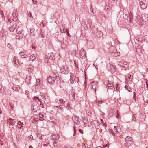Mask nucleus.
<instances>
[{
  "label": "nucleus",
  "instance_id": "4",
  "mask_svg": "<svg viewBox=\"0 0 148 148\" xmlns=\"http://www.w3.org/2000/svg\"><path fill=\"white\" fill-rule=\"evenodd\" d=\"M140 7L143 9H145L147 7V5L145 0H139Z\"/></svg>",
  "mask_w": 148,
  "mask_h": 148
},
{
  "label": "nucleus",
  "instance_id": "2",
  "mask_svg": "<svg viewBox=\"0 0 148 148\" xmlns=\"http://www.w3.org/2000/svg\"><path fill=\"white\" fill-rule=\"evenodd\" d=\"M125 145L127 147H128L132 143V138L129 136H127L125 140Z\"/></svg>",
  "mask_w": 148,
  "mask_h": 148
},
{
  "label": "nucleus",
  "instance_id": "27",
  "mask_svg": "<svg viewBox=\"0 0 148 148\" xmlns=\"http://www.w3.org/2000/svg\"><path fill=\"white\" fill-rule=\"evenodd\" d=\"M61 47L63 49H65L66 47V45L64 43V42H63L61 44Z\"/></svg>",
  "mask_w": 148,
  "mask_h": 148
},
{
  "label": "nucleus",
  "instance_id": "57",
  "mask_svg": "<svg viewBox=\"0 0 148 148\" xmlns=\"http://www.w3.org/2000/svg\"><path fill=\"white\" fill-rule=\"evenodd\" d=\"M1 89V91L2 92H3L4 91L3 88V89H2V88H1V89Z\"/></svg>",
  "mask_w": 148,
  "mask_h": 148
},
{
  "label": "nucleus",
  "instance_id": "34",
  "mask_svg": "<svg viewBox=\"0 0 148 148\" xmlns=\"http://www.w3.org/2000/svg\"><path fill=\"white\" fill-rule=\"evenodd\" d=\"M60 31L62 33H65L66 32V30L64 28H62L60 29Z\"/></svg>",
  "mask_w": 148,
  "mask_h": 148
},
{
  "label": "nucleus",
  "instance_id": "7",
  "mask_svg": "<svg viewBox=\"0 0 148 148\" xmlns=\"http://www.w3.org/2000/svg\"><path fill=\"white\" fill-rule=\"evenodd\" d=\"M70 82L72 84H73L75 83L76 78L72 73H70Z\"/></svg>",
  "mask_w": 148,
  "mask_h": 148
},
{
  "label": "nucleus",
  "instance_id": "40",
  "mask_svg": "<svg viewBox=\"0 0 148 148\" xmlns=\"http://www.w3.org/2000/svg\"><path fill=\"white\" fill-rule=\"evenodd\" d=\"M28 16H29L31 19L33 17L32 14H31V13H29V14H28Z\"/></svg>",
  "mask_w": 148,
  "mask_h": 148
},
{
  "label": "nucleus",
  "instance_id": "39",
  "mask_svg": "<svg viewBox=\"0 0 148 148\" xmlns=\"http://www.w3.org/2000/svg\"><path fill=\"white\" fill-rule=\"evenodd\" d=\"M109 130L110 132L111 133V134H112V135L113 136H115V134H114V133H113V132L112 131V130H111V129H109Z\"/></svg>",
  "mask_w": 148,
  "mask_h": 148
},
{
  "label": "nucleus",
  "instance_id": "28",
  "mask_svg": "<svg viewBox=\"0 0 148 148\" xmlns=\"http://www.w3.org/2000/svg\"><path fill=\"white\" fill-rule=\"evenodd\" d=\"M58 102H60V103L62 105L64 104V102L63 101V100L62 99H60Z\"/></svg>",
  "mask_w": 148,
  "mask_h": 148
},
{
  "label": "nucleus",
  "instance_id": "49",
  "mask_svg": "<svg viewBox=\"0 0 148 148\" xmlns=\"http://www.w3.org/2000/svg\"><path fill=\"white\" fill-rule=\"evenodd\" d=\"M10 106L11 110H13V109L14 107L12 106L11 103L10 104Z\"/></svg>",
  "mask_w": 148,
  "mask_h": 148
},
{
  "label": "nucleus",
  "instance_id": "61",
  "mask_svg": "<svg viewBox=\"0 0 148 148\" xmlns=\"http://www.w3.org/2000/svg\"><path fill=\"white\" fill-rule=\"evenodd\" d=\"M82 22H84V24H85V26H86H86H87V25H86V23H85L84 21H82Z\"/></svg>",
  "mask_w": 148,
  "mask_h": 148
},
{
  "label": "nucleus",
  "instance_id": "46",
  "mask_svg": "<svg viewBox=\"0 0 148 148\" xmlns=\"http://www.w3.org/2000/svg\"><path fill=\"white\" fill-rule=\"evenodd\" d=\"M66 32L67 33V35L69 37H70V34L69 33V30H68V29L67 30H66Z\"/></svg>",
  "mask_w": 148,
  "mask_h": 148
},
{
  "label": "nucleus",
  "instance_id": "56",
  "mask_svg": "<svg viewBox=\"0 0 148 148\" xmlns=\"http://www.w3.org/2000/svg\"><path fill=\"white\" fill-rule=\"evenodd\" d=\"M84 146H85V148H91L90 146L89 147H88V146L86 147V145H84Z\"/></svg>",
  "mask_w": 148,
  "mask_h": 148
},
{
  "label": "nucleus",
  "instance_id": "64",
  "mask_svg": "<svg viewBox=\"0 0 148 148\" xmlns=\"http://www.w3.org/2000/svg\"><path fill=\"white\" fill-rule=\"evenodd\" d=\"M146 85H147V88H148V84L147 82H146Z\"/></svg>",
  "mask_w": 148,
  "mask_h": 148
},
{
  "label": "nucleus",
  "instance_id": "43",
  "mask_svg": "<svg viewBox=\"0 0 148 148\" xmlns=\"http://www.w3.org/2000/svg\"><path fill=\"white\" fill-rule=\"evenodd\" d=\"M19 55L21 56V58L22 57V55L24 54V53L22 52H20L19 53Z\"/></svg>",
  "mask_w": 148,
  "mask_h": 148
},
{
  "label": "nucleus",
  "instance_id": "6",
  "mask_svg": "<svg viewBox=\"0 0 148 148\" xmlns=\"http://www.w3.org/2000/svg\"><path fill=\"white\" fill-rule=\"evenodd\" d=\"M55 80V78L51 76H49L47 79V81L49 83L52 84L54 83Z\"/></svg>",
  "mask_w": 148,
  "mask_h": 148
},
{
  "label": "nucleus",
  "instance_id": "20",
  "mask_svg": "<svg viewBox=\"0 0 148 148\" xmlns=\"http://www.w3.org/2000/svg\"><path fill=\"white\" fill-rule=\"evenodd\" d=\"M31 77L30 76H27L26 77V81L28 83H29L31 79Z\"/></svg>",
  "mask_w": 148,
  "mask_h": 148
},
{
  "label": "nucleus",
  "instance_id": "11",
  "mask_svg": "<svg viewBox=\"0 0 148 148\" xmlns=\"http://www.w3.org/2000/svg\"><path fill=\"white\" fill-rule=\"evenodd\" d=\"M16 122V121L14 119L12 118H10L8 121V123L9 124V125L14 124Z\"/></svg>",
  "mask_w": 148,
  "mask_h": 148
},
{
  "label": "nucleus",
  "instance_id": "58",
  "mask_svg": "<svg viewBox=\"0 0 148 148\" xmlns=\"http://www.w3.org/2000/svg\"><path fill=\"white\" fill-rule=\"evenodd\" d=\"M79 131L80 132V133H83L82 132L83 131L81 129H79Z\"/></svg>",
  "mask_w": 148,
  "mask_h": 148
},
{
  "label": "nucleus",
  "instance_id": "24",
  "mask_svg": "<svg viewBox=\"0 0 148 148\" xmlns=\"http://www.w3.org/2000/svg\"><path fill=\"white\" fill-rule=\"evenodd\" d=\"M16 33L17 34V35H18V34H20V33H21V32H22V31L21 30H20L19 29V28H17V29H16Z\"/></svg>",
  "mask_w": 148,
  "mask_h": 148
},
{
  "label": "nucleus",
  "instance_id": "35",
  "mask_svg": "<svg viewBox=\"0 0 148 148\" xmlns=\"http://www.w3.org/2000/svg\"><path fill=\"white\" fill-rule=\"evenodd\" d=\"M39 102H40V107H41V108H43L44 107L43 106V102H42L40 101H39Z\"/></svg>",
  "mask_w": 148,
  "mask_h": 148
},
{
  "label": "nucleus",
  "instance_id": "14",
  "mask_svg": "<svg viewBox=\"0 0 148 148\" xmlns=\"http://www.w3.org/2000/svg\"><path fill=\"white\" fill-rule=\"evenodd\" d=\"M36 60L35 55L34 54H32L30 56V58L29 59V61H33Z\"/></svg>",
  "mask_w": 148,
  "mask_h": 148
},
{
  "label": "nucleus",
  "instance_id": "16",
  "mask_svg": "<svg viewBox=\"0 0 148 148\" xmlns=\"http://www.w3.org/2000/svg\"><path fill=\"white\" fill-rule=\"evenodd\" d=\"M42 57H43L42 60L44 61L45 62H47L49 60L48 59V56L46 55H43Z\"/></svg>",
  "mask_w": 148,
  "mask_h": 148
},
{
  "label": "nucleus",
  "instance_id": "3",
  "mask_svg": "<svg viewBox=\"0 0 148 148\" xmlns=\"http://www.w3.org/2000/svg\"><path fill=\"white\" fill-rule=\"evenodd\" d=\"M90 86L96 92V90L98 88V82H94L90 84Z\"/></svg>",
  "mask_w": 148,
  "mask_h": 148
},
{
  "label": "nucleus",
  "instance_id": "47",
  "mask_svg": "<svg viewBox=\"0 0 148 148\" xmlns=\"http://www.w3.org/2000/svg\"><path fill=\"white\" fill-rule=\"evenodd\" d=\"M134 99L135 100H136L135 97H136V93L135 92H134V96H133Z\"/></svg>",
  "mask_w": 148,
  "mask_h": 148
},
{
  "label": "nucleus",
  "instance_id": "42",
  "mask_svg": "<svg viewBox=\"0 0 148 148\" xmlns=\"http://www.w3.org/2000/svg\"><path fill=\"white\" fill-rule=\"evenodd\" d=\"M33 136L32 135H31L29 136H28V138L29 140L30 139H32L31 140H32V139L33 138Z\"/></svg>",
  "mask_w": 148,
  "mask_h": 148
},
{
  "label": "nucleus",
  "instance_id": "62",
  "mask_svg": "<svg viewBox=\"0 0 148 148\" xmlns=\"http://www.w3.org/2000/svg\"><path fill=\"white\" fill-rule=\"evenodd\" d=\"M102 103V101H100L99 102V104H101V103Z\"/></svg>",
  "mask_w": 148,
  "mask_h": 148
},
{
  "label": "nucleus",
  "instance_id": "12",
  "mask_svg": "<svg viewBox=\"0 0 148 148\" xmlns=\"http://www.w3.org/2000/svg\"><path fill=\"white\" fill-rule=\"evenodd\" d=\"M13 62H14L15 64L17 66L19 64V60L17 57H15L14 58Z\"/></svg>",
  "mask_w": 148,
  "mask_h": 148
},
{
  "label": "nucleus",
  "instance_id": "21",
  "mask_svg": "<svg viewBox=\"0 0 148 148\" xmlns=\"http://www.w3.org/2000/svg\"><path fill=\"white\" fill-rule=\"evenodd\" d=\"M55 107H56L57 108H58L59 109L61 110H62L63 107H64V105H60L59 106H54Z\"/></svg>",
  "mask_w": 148,
  "mask_h": 148
},
{
  "label": "nucleus",
  "instance_id": "13",
  "mask_svg": "<svg viewBox=\"0 0 148 148\" xmlns=\"http://www.w3.org/2000/svg\"><path fill=\"white\" fill-rule=\"evenodd\" d=\"M48 55L49 56V59L51 60L55 59V56L54 55L53 53H49Z\"/></svg>",
  "mask_w": 148,
  "mask_h": 148
},
{
  "label": "nucleus",
  "instance_id": "25",
  "mask_svg": "<svg viewBox=\"0 0 148 148\" xmlns=\"http://www.w3.org/2000/svg\"><path fill=\"white\" fill-rule=\"evenodd\" d=\"M39 117L40 118V121H43L44 119L43 118V117H44L43 115L41 114H39Z\"/></svg>",
  "mask_w": 148,
  "mask_h": 148
},
{
  "label": "nucleus",
  "instance_id": "44",
  "mask_svg": "<svg viewBox=\"0 0 148 148\" xmlns=\"http://www.w3.org/2000/svg\"><path fill=\"white\" fill-rule=\"evenodd\" d=\"M56 79H57V80H59L60 79V78L59 76L58 75V76H56Z\"/></svg>",
  "mask_w": 148,
  "mask_h": 148
},
{
  "label": "nucleus",
  "instance_id": "33",
  "mask_svg": "<svg viewBox=\"0 0 148 148\" xmlns=\"http://www.w3.org/2000/svg\"><path fill=\"white\" fill-rule=\"evenodd\" d=\"M34 106H33V105H32L31 106V108H32V111L33 112H36L37 111L35 109H34Z\"/></svg>",
  "mask_w": 148,
  "mask_h": 148
},
{
  "label": "nucleus",
  "instance_id": "54",
  "mask_svg": "<svg viewBox=\"0 0 148 148\" xmlns=\"http://www.w3.org/2000/svg\"><path fill=\"white\" fill-rule=\"evenodd\" d=\"M2 108H0V114H1L2 113Z\"/></svg>",
  "mask_w": 148,
  "mask_h": 148
},
{
  "label": "nucleus",
  "instance_id": "18",
  "mask_svg": "<svg viewBox=\"0 0 148 148\" xmlns=\"http://www.w3.org/2000/svg\"><path fill=\"white\" fill-rule=\"evenodd\" d=\"M27 69L28 71L29 72L32 73L33 71L34 67L32 66H29Z\"/></svg>",
  "mask_w": 148,
  "mask_h": 148
},
{
  "label": "nucleus",
  "instance_id": "36",
  "mask_svg": "<svg viewBox=\"0 0 148 148\" xmlns=\"http://www.w3.org/2000/svg\"><path fill=\"white\" fill-rule=\"evenodd\" d=\"M114 131L115 132H116V133L117 134L118 133V132L117 131V128L116 127V126H114Z\"/></svg>",
  "mask_w": 148,
  "mask_h": 148
},
{
  "label": "nucleus",
  "instance_id": "38",
  "mask_svg": "<svg viewBox=\"0 0 148 148\" xmlns=\"http://www.w3.org/2000/svg\"><path fill=\"white\" fill-rule=\"evenodd\" d=\"M135 114H134H134L133 115L132 117V120L133 121H135L136 120V119L135 118Z\"/></svg>",
  "mask_w": 148,
  "mask_h": 148
},
{
  "label": "nucleus",
  "instance_id": "5",
  "mask_svg": "<svg viewBox=\"0 0 148 148\" xmlns=\"http://www.w3.org/2000/svg\"><path fill=\"white\" fill-rule=\"evenodd\" d=\"M73 120L75 124L78 125L80 123L81 121V119L79 117L76 115H74L73 117Z\"/></svg>",
  "mask_w": 148,
  "mask_h": 148
},
{
  "label": "nucleus",
  "instance_id": "22",
  "mask_svg": "<svg viewBox=\"0 0 148 148\" xmlns=\"http://www.w3.org/2000/svg\"><path fill=\"white\" fill-rule=\"evenodd\" d=\"M23 34L22 32H21V33L18 34V35H16V36L17 37L18 36L19 37L18 38H19L20 39H22L23 38Z\"/></svg>",
  "mask_w": 148,
  "mask_h": 148
},
{
  "label": "nucleus",
  "instance_id": "50",
  "mask_svg": "<svg viewBox=\"0 0 148 148\" xmlns=\"http://www.w3.org/2000/svg\"><path fill=\"white\" fill-rule=\"evenodd\" d=\"M36 2L37 1H35L34 0H33V4H36Z\"/></svg>",
  "mask_w": 148,
  "mask_h": 148
},
{
  "label": "nucleus",
  "instance_id": "10",
  "mask_svg": "<svg viewBox=\"0 0 148 148\" xmlns=\"http://www.w3.org/2000/svg\"><path fill=\"white\" fill-rule=\"evenodd\" d=\"M16 28L17 24L15 23H14L10 27L9 30L10 32H13Z\"/></svg>",
  "mask_w": 148,
  "mask_h": 148
},
{
  "label": "nucleus",
  "instance_id": "19",
  "mask_svg": "<svg viewBox=\"0 0 148 148\" xmlns=\"http://www.w3.org/2000/svg\"><path fill=\"white\" fill-rule=\"evenodd\" d=\"M132 78L133 76L130 74H128L126 78L127 80L129 79L131 81L132 80Z\"/></svg>",
  "mask_w": 148,
  "mask_h": 148
},
{
  "label": "nucleus",
  "instance_id": "30",
  "mask_svg": "<svg viewBox=\"0 0 148 148\" xmlns=\"http://www.w3.org/2000/svg\"><path fill=\"white\" fill-rule=\"evenodd\" d=\"M124 62L123 61H121L119 62L118 64V65L120 66H123V64H124Z\"/></svg>",
  "mask_w": 148,
  "mask_h": 148
},
{
  "label": "nucleus",
  "instance_id": "51",
  "mask_svg": "<svg viewBox=\"0 0 148 148\" xmlns=\"http://www.w3.org/2000/svg\"><path fill=\"white\" fill-rule=\"evenodd\" d=\"M90 11L93 14H95V12H94L92 9H90Z\"/></svg>",
  "mask_w": 148,
  "mask_h": 148
},
{
  "label": "nucleus",
  "instance_id": "52",
  "mask_svg": "<svg viewBox=\"0 0 148 148\" xmlns=\"http://www.w3.org/2000/svg\"><path fill=\"white\" fill-rule=\"evenodd\" d=\"M70 104H71V103H70V102H68V103L67 104V106H66L67 107L69 106H70Z\"/></svg>",
  "mask_w": 148,
  "mask_h": 148
},
{
  "label": "nucleus",
  "instance_id": "45",
  "mask_svg": "<svg viewBox=\"0 0 148 148\" xmlns=\"http://www.w3.org/2000/svg\"><path fill=\"white\" fill-rule=\"evenodd\" d=\"M127 90L130 92H131L132 91V90L131 88L128 87V88L127 89Z\"/></svg>",
  "mask_w": 148,
  "mask_h": 148
},
{
  "label": "nucleus",
  "instance_id": "1",
  "mask_svg": "<svg viewBox=\"0 0 148 148\" xmlns=\"http://www.w3.org/2000/svg\"><path fill=\"white\" fill-rule=\"evenodd\" d=\"M61 66L60 69V72L64 74H68L69 71V68L65 64L64 61H63L62 63L60 64L58 66Z\"/></svg>",
  "mask_w": 148,
  "mask_h": 148
},
{
  "label": "nucleus",
  "instance_id": "63",
  "mask_svg": "<svg viewBox=\"0 0 148 148\" xmlns=\"http://www.w3.org/2000/svg\"><path fill=\"white\" fill-rule=\"evenodd\" d=\"M125 88L127 90V89L128 88V86H125Z\"/></svg>",
  "mask_w": 148,
  "mask_h": 148
},
{
  "label": "nucleus",
  "instance_id": "29",
  "mask_svg": "<svg viewBox=\"0 0 148 148\" xmlns=\"http://www.w3.org/2000/svg\"><path fill=\"white\" fill-rule=\"evenodd\" d=\"M32 99L33 100H35L36 101H37V100H38V101H40V100L38 98L36 97H34Z\"/></svg>",
  "mask_w": 148,
  "mask_h": 148
},
{
  "label": "nucleus",
  "instance_id": "26",
  "mask_svg": "<svg viewBox=\"0 0 148 148\" xmlns=\"http://www.w3.org/2000/svg\"><path fill=\"white\" fill-rule=\"evenodd\" d=\"M58 139H56L54 140V146L55 147H57V145H56L57 143H58Z\"/></svg>",
  "mask_w": 148,
  "mask_h": 148
},
{
  "label": "nucleus",
  "instance_id": "31",
  "mask_svg": "<svg viewBox=\"0 0 148 148\" xmlns=\"http://www.w3.org/2000/svg\"><path fill=\"white\" fill-rule=\"evenodd\" d=\"M36 86H37L38 85H39L40 84V81L39 79H37L36 81Z\"/></svg>",
  "mask_w": 148,
  "mask_h": 148
},
{
  "label": "nucleus",
  "instance_id": "48",
  "mask_svg": "<svg viewBox=\"0 0 148 148\" xmlns=\"http://www.w3.org/2000/svg\"><path fill=\"white\" fill-rule=\"evenodd\" d=\"M73 129H74V133L73 134V135L74 136L75 135V134H76V132H75V127H74Z\"/></svg>",
  "mask_w": 148,
  "mask_h": 148
},
{
  "label": "nucleus",
  "instance_id": "37",
  "mask_svg": "<svg viewBox=\"0 0 148 148\" xmlns=\"http://www.w3.org/2000/svg\"><path fill=\"white\" fill-rule=\"evenodd\" d=\"M35 30V29L34 28H32L30 29V33L33 34L34 33V32Z\"/></svg>",
  "mask_w": 148,
  "mask_h": 148
},
{
  "label": "nucleus",
  "instance_id": "60",
  "mask_svg": "<svg viewBox=\"0 0 148 148\" xmlns=\"http://www.w3.org/2000/svg\"><path fill=\"white\" fill-rule=\"evenodd\" d=\"M23 125H24V124H23ZM21 126L20 127V129L22 128V127H24V126L23 125V124H21Z\"/></svg>",
  "mask_w": 148,
  "mask_h": 148
},
{
  "label": "nucleus",
  "instance_id": "59",
  "mask_svg": "<svg viewBox=\"0 0 148 148\" xmlns=\"http://www.w3.org/2000/svg\"><path fill=\"white\" fill-rule=\"evenodd\" d=\"M71 105L68 106V109L69 110L71 109Z\"/></svg>",
  "mask_w": 148,
  "mask_h": 148
},
{
  "label": "nucleus",
  "instance_id": "41",
  "mask_svg": "<svg viewBox=\"0 0 148 148\" xmlns=\"http://www.w3.org/2000/svg\"><path fill=\"white\" fill-rule=\"evenodd\" d=\"M22 58H24L27 57V55L24 54H23V55H22Z\"/></svg>",
  "mask_w": 148,
  "mask_h": 148
},
{
  "label": "nucleus",
  "instance_id": "32",
  "mask_svg": "<svg viewBox=\"0 0 148 148\" xmlns=\"http://www.w3.org/2000/svg\"><path fill=\"white\" fill-rule=\"evenodd\" d=\"M86 113L88 115V116H91V112L89 110H87L86 111Z\"/></svg>",
  "mask_w": 148,
  "mask_h": 148
},
{
  "label": "nucleus",
  "instance_id": "17",
  "mask_svg": "<svg viewBox=\"0 0 148 148\" xmlns=\"http://www.w3.org/2000/svg\"><path fill=\"white\" fill-rule=\"evenodd\" d=\"M60 135L58 134H56L52 136V137L53 140L58 139L60 137Z\"/></svg>",
  "mask_w": 148,
  "mask_h": 148
},
{
  "label": "nucleus",
  "instance_id": "53",
  "mask_svg": "<svg viewBox=\"0 0 148 148\" xmlns=\"http://www.w3.org/2000/svg\"><path fill=\"white\" fill-rule=\"evenodd\" d=\"M18 124L19 125H21V124H23L22 123H21V121H19L18 122Z\"/></svg>",
  "mask_w": 148,
  "mask_h": 148
},
{
  "label": "nucleus",
  "instance_id": "23",
  "mask_svg": "<svg viewBox=\"0 0 148 148\" xmlns=\"http://www.w3.org/2000/svg\"><path fill=\"white\" fill-rule=\"evenodd\" d=\"M82 122H83L84 124H86L87 122V119H86L84 117H82Z\"/></svg>",
  "mask_w": 148,
  "mask_h": 148
},
{
  "label": "nucleus",
  "instance_id": "9",
  "mask_svg": "<svg viewBox=\"0 0 148 148\" xmlns=\"http://www.w3.org/2000/svg\"><path fill=\"white\" fill-rule=\"evenodd\" d=\"M16 11L15 10V12H13V14L12 16V19L13 20L15 21H16L18 20V18H17V16H18V14L16 12Z\"/></svg>",
  "mask_w": 148,
  "mask_h": 148
},
{
  "label": "nucleus",
  "instance_id": "15",
  "mask_svg": "<svg viewBox=\"0 0 148 148\" xmlns=\"http://www.w3.org/2000/svg\"><path fill=\"white\" fill-rule=\"evenodd\" d=\"M107 85L108 88L110 89H112L114 87L113 84L109 81Z\"/></svg>",
  "mask_w": 148,
  "mask_h": 148
},
{
  "label": "nucleus",
  "instance_id": "8",
  "mask_svg": "<svg viewBox=\"0 0 148 148\" xmlns=\"http://www.w3.org/2000/svg\"><path fill=\"white\" fill-rule=\"evenodd\" d=\"M86 52L84 49H82L80 51V57L82 58H84L86 56Z\"/></svg>",
  "mask_w": 148,
  "mask_h": 148
},
{
  "label": "nucleus",
  "instance_id": "55",
  "mask_svg": "<svg viewBox=\"0 0 148 148\" xmlns=\"http://www.w3.org/2000/svg\"><path fill=\"white\" fill-rule=\"evenodd\" d=\"M74 62L76 66H77V65H76V64H77V62L76 60H75L74 61Z\"/></svg>",
  "mask_w": 148,
  "mask_h": 148
}]
</instances>
